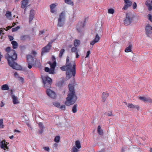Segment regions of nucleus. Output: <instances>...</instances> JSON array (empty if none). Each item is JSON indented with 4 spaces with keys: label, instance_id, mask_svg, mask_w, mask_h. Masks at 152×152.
I'll use <instances>...</instances> for the list:
<instances>
[{
    "label": "nucleus",
    "instance_id": "nucleus-22",
    "mask_svg": "<svg viewBox=\"0 0 152 152\" xmlns=\"http://www.w3.org/2000/svg\"><path fill=\"white\" fill-rule=\"evenodd\" d=\"M132 45L130 44L129 45V46L127 47L125 50V52L126 53H128L131 52L132 51Z\"/></svg>",
    "mask_w": 152,
    "mask_h": 152
},
{
    "label": "nucleus",
    "instance_id": "nucleus-46",
    "mask_svg": "<svg viewBox=\"0 0 152 152\" xmlns=\"http://www.w3.org/2000/svg\"><path fill=\"white\" fill-rule=\"evenodd\" d=\"M65 106L64 105H62L61 106H60V108L62 110H64L65 109Z\"/></svg>",
    "mask_w": 152,
    "mask_h": 152
},
{
    "label": "nucleus",
    "instance_id": "nucleus-48",
    "mask_svg": "<svg viewBox=\"0 0 152 152\" xmlns=\"http://www.w3.org/2000/svg\"><path fill=\"white\" fill-rule=\"evenodd\" d=\"M19 80L20 81H21V82L23 83L24 82V80L23 78L21 77H19Z\"/></svg>",
    "mask_w": 152,
    "mask_h": 152
},
{
    "label": "nucleus",
    "instance_id": "nucleus-9",
    "mask_svg": "<svg viewBox=\"0 0 152 152\" xmlns=\"http://www.w3.org/2000/svg\"><path fill=\"white\" fill-rule=\"evenodd\" d=\"M145 30L147 36L150 37V35L152 34V27H151L149 24H148L145 27Z\"/></svg>",
    "mask_w": 152,
    "mask_h": 152
},
{
    "label": "nucleus",
    "instance_id": "nucleus-44",
    "mask_svg": "<svg viewBox=\"0 0 152 152\" xmlns=\"http://www.w3.org/2000/svg\"><path fill=\"white\" fill-rule=\"evenodd\" d=\"M148 19L151 22H152V16L150 14H148Z\"/></svg>",
    "mask_w": 152,
    "mask_h": 152
},
{
    "label": "nucleus",
    "instance_id": "nucleus-39",
    "mask_svg": "<svg viewBox=\"0 0 152 152\" xmlns=\"http://www.w3.org/2000/svg\"><path fill=\"white\" fill-rule=\"evenodd\" d=\"M60 68L62 71H66V65L63 66Z\"/></svg>",
    "mask_w": 152,
    "mask_h": 152
},
{
    "label": "nucleus",
    "instance_id": "nucleus-40",
    "mask_svg": "<svg viewBox=\"0 0 152 152\" xmlns=\"http://www.w3.org/2000/svg\"><path fill=\"white\" fill-rule=\"evenodd\" d=\"M20 28V27L18 26H17V27L13 28L12 29V32H14L17 31L19 28Z\"/></svg>",
    "mask_w": 152,
    "mask_h": 152
},
{
    "label": "nucleus",
    "instance_id": "nucleus-53",
    "mask_svg": "<svg viewBox=\"0 0 152 152\" xmlns=\"http://www.w3.org/2000/svg\"><path fill=\"white\" fill-rule=\"evenodd\" d=\"M8 37H9V39H10V41H11L14 38H13V37H12V36L10 35V36H9Z\"/></svg>",
    "mask_w": 152,
    "mask_h": 152
},
{
    "label": "nucleus",
    "instance_id": "nucleus-34",
    "mask_svg": "<svg viewBox=\"0 0 152 152\" xmlns=\"http://www.w3.org/2000/svg\"><path fill=\"white\" fill-rule=\"evenodd\" d=\"M64 51L65 50L63 49H62L61 50L59 54V57L61 58L62 57Z\"/></svg>",
    "mask_w": 152,
    "mask_h": 152
},
{
    "label": "nucleus",
    "instance_id": "nucleus-47",
    "mask_svg": "<svg viewBox=\"0 0 152 152\" xmlns=\"http://www.w3.org/2000/svg\"><path fill=\"white\" fill-rule=\"evenodd\" d=\"M20 48L22 50H24L26 48V46L25 45H21L20 46Z\"/></svg>",
    "mask_w": 152,
    "mask_h": 152
},
{
    "label": "nucleus",
    "instance_id": "nucleus-57",
    "mask_svg": "<svg viewBox=\"0 0 152 152\" xmlns=\"http://www.w3.org/2000/svg\"><path fill=\"white\" fill-rule=\"evenodd\" d=\"M44 149L47 151H49V148L48 147H44Z\"/></svg>",
    "mask_w": 152,
    "mask_h": 152
},
{
    "label": "nucleus",
    "instance_id": "nucleus-18",
    "mask_svg": "<svg viewBox=\"0 0 152 152\" xmlns=\"http://www.w3.org/2000/svg\"><path fill=\"white\" fill-rule=\"evenodd\" d=\"M28 3V0H23L22 1L21 7L24 9L25 8Z\"/></svg>",
    "mask_w": 152,
    "mask_h": 152
},
{
    "label": "nucleus",
    "instance_id": "nucleus-15",
    "mask_svg": "<svg viewBox=\"0 0 152 152\" xmlns=\"http://www.w3.org/2000/svg\"><path fill=\"white\" fill-rule=\"evenodd\" d=\"M27 61L28 63L34 64V60L32 56L30 55H28L27 56Z\"/></svg>",
    "mask_w": 152,
    "mask_h": 152
},
{
    "label": "nucleus",
    "instance_id": "nucleus-41",
    "mask_svg": "<svg viewBox=\"0 0 152 152\" xmlns=\"http://www.w3.org/2000/svg\"><path fill=\"white\" fill-rule=\"evenodd\" d=\"M27 37L28 36L27 35H23L21 36L20 39L21 40H25Z\"/></svg>",
    "mask_w": 152,
    "mask_h": 152
},
{
    "label": "nucleus",
    "instance_id": "nucleus-56",
    "mask_svg": "<svg viewBox=\"0 0 152 152\" xmlns=\"http://www.w3.org/2000/svg\"><path fill=\"white\" fill-rule=\"evenodd\" d=\"M112 115H112V113L111 112H110L109 113H108L107 114V115L108 116H110Z\"/></svg>",
    "mask_w": 152,
    "mask_h": 152
},
{
    "label": "nucleus",
    "instance_id": "nucleus-36",
    "mask_svg": "<svg viewBox=\"0 0 152 152\" xmlns=\"http://www.w3.org/2000/svg\"><path fill=\"white\" fill-rule=\"evenodd\" d=\"M45 71L46 72H49V73L50 74H53L54 73H50V69H49V68L48 67H46L45 68Z\"/></svg>",
    "mask_w": 152,
    "mask_h": 152
},
{
    "label": "nucleus",
    "instance_id": "nucleus-52",
    "mask_svg": "<svg viewBox=\"0 0 152 152\" xmlns=\"http://www.w3.org/2000/svg\"><path fill=\"white\" fill-rule=\"evenodd\" d=\"M31 54L33 55H35L37 54V53L35 51L32 50L31 52Z\"/></svg>",
    "mask_w": 152,
    "mask_h": 152
},
{
    "label": "nucleus",
    "instance_id": "nucleus-23",
    "mask_svg": "<svg viewBox=\"0 0 152 152\" xmlns=\"http://www.w3.org/2000/svg\"><path fill=\"white\" fill-rule=\"evenodd\" d=\"M11 44L12 45V48L13 49H16L18 47V44L17 42L15 41L11 42Z\"/></svg>",
    "mask_w": 152,
    "mask_h": 152
},
{
    "label": "nucleus",
    "instance_id": "nucleus-49",
    "mask_svg": "<svg viewBox=\"0 0 152 152\" xmlns=\"http://www.w3.org/2000/svg\"><path fill=\"white\" fill-rule=\"evenodd\" d=\"M90 53H91L90 51V50L88 51L87 52L86 56L85 58H86L87 57H89V55L90 54Z\"/></svg>",
    "mask_w": 152,
    "mask_h": 152
},
{
    "label": "nucleus",
    "instance_id": "nucleus-1",
    "mask_svg": "<svg viewBox=\"0 0 152 152\" xmlns=\"http://www.w3.org/2000/svg\"><path fill=\"white\" fill-rule=\"evenodd\" d=\"M76 65L74 61H69L67 57V80H69L68 86L69 89L67 95V106L74 104L77 99L75 89L76 75Z\"/></svg>",
    "mask_w": 152,
    "mask_h": 152
},
{
    "label": "nucleus",
    "instance_id": "nucleus-54",
    "mask_svg": "<svg viewBox=\"0 0 152 152\" xmlns=\"http://www.w3.org/2000/svg\"><path fill=\"white\" fill-rule=\"evenodd\" d=\"M4 104L2 101L1 102V103L0 104V106L1 107H2L4 106Z\"/></svg>",
    "mask_w": 152,
    "mask_h": 152
},
{
    "label": "nucleus",
    "instance_id": "nucleus-14",
    "mask_svg": "<svg viewBox=\"0 0 152 152\" xmlns=\"http://www.w3.org/2000/svg\"><path fill=\"white\" fill-rule=\"evenodd\" d=\"M151 1L150 0H147L145 2V4L148 7V10L149 11L152 10V4H151Z\"/></svg>",
    "mask_w": 152,
    "mask_h": 152
},
{
    "label": "nucleus",
    "instance_id": "nucleus-42",
    "mask_svg": "<svg viewBox=\"0 0 152 152\" xmlns=\"http://www.w3.org/2000/svg\"><path fill=\"white\" fill-rule=\"evenodd\" d=\"M78 150L75 147H73L72 150V152H78Z\"/></svg>",
    "mask_w": 152,
    "mask_h": 152
},
{
    "label": "nucleus",
    "instance_id": "nucleus-59",
    "mask_svg": "<svg viewBox=\"0 0 152 152\" xmlns=\"http://www.w3.org/2000/svg\"><path fill=\"white\" fill-rule=\"evenodd\" d=\"M3 57V56L1 54L0 51V62L1 61V59Z\"/></svg>",
    "mask_w": 152,
    "mask_h": 152
},
{
    "label": "nucleus",
    "instance_id": "nucleus-55",
    "mask_svg": "<svg viewBox=\"0 0 152 152\" xmlns=\"http://www.w3.org/2000/svg\"><path fill=\"white\" fill-rule=\"evenodd\" d=\"M50 11L51 12L53 13H54L56 11L55 10V9H50Z\"/></svg>",
    "mask_w": 152,
    "mask_h": 152
},
{
    "label": "nucleus",
    "instance_id": "nucleus-10",
    "mask_svg": "<svg viewBox=\"0 0 152 152\" xmlns=\"http://www.w3.org/2000/svg\"><path fill=\"white\" fill-rule=\"evenodd\" d=\"M124 1L125 4L122 8L123 10H127L128 8L131 6L132 4V2L129 0H124Z\"/></svg>",
    "mask_w": 152,
    "mask_h": 152
},
{
    "label": "nucleus",
    "instance_id": "nucleus-2",
    "mask_svg": "<svg viewBox=\"0 0 152 152\" xmlns=\"http://www.w3.org/2000/svg\"><path fill=\"white\" fill-rule=\"evenodd\" d=\"M5 51L7 53L6 54L5 57L7 60L8 65L14 69L19 70V66L15 61L17 58V55L15 50L8 47L6 48Z\"/></svg>",
    "mask_w": 152,
    "mask_h": 152
},
{
    "label": "nucleus",
    "instance_id": "nucleus-7",
    "mask_svg": "<svg viewBox=\"0 0 152 152\" xmlns=\"http://www.w3.org/2000/svg\"><path fill=\"white\" fill-rule=\"evenodd\" d=\"M52 42H49L47 45L42 48L41 56H42L43 54L45 53L48 52L52 47Z\"/></svg>",
    "mask_w": 152,
    "mask_h": 152
},
{
    "label": "nucleus",
    "instance_id": "nucleus-5",
    "mask_svg": "<svg viewBox=\"0 0 152 152\" xmlns=\"http://www.w3.org/2000/svg\"><path fill=\"white\" fill-rule=\"evenodd\" d=\"M133 19L130 13H126V17L124 20V24L126 26L130 25L132 22Z\"/></svg>",
    "mask_w": 152,
    "mask_h": 152
},
{
    "label": "nucleus",
    "instance_id": "nucleus-8",
    "mask_svg": "<svg viewBox=\"0 0 152 152\" xmlns=\"http://www.w3.org/2000/svg\"><path fill=\"white\" fill-rule=\"evenodd\" d=\"M52 58L53 61V62L51 63L50 61H49L48 62V63L50 66V73H54L55 68L56 66V58L53 56Z\"/></svg>",
    "mask_w": 152,
    "mask_h": 152
},
{
    "label": "nucleus",
    "instance_id": "nucleus-61",
    "mask_svg": "<svg viewBox=\"0 0 152 152\" xmlns=\"http://www.w3.org/2000/svg\"><path fill=\"white\" fill-rule=\"evenodd\" d=\"M4 148L5 149V150L6 149L8 150L9 149V147L7 146L6 144L5 145V146H4Z\"/></svg>",
    "mask_w": 152,
    "mask_h": 152
},
{
    "label": "nucleus",
    "instance_id": "nucleus-38",
    "mask_svg": "<svg viewBox=\"0 0 152 152\" xmlns=\"http://www.w3.org/2000/svg\"><path fill=\"white\" fill-rule=\"evenodd\" d=\"M108 12L110 14H113L114 12V10L113 9H110L108 10Z\"/></svg>",
    "mask_w": 152,
    "mask_h": 152
},
{
    "label": "nucleus",
    "instance_id": "nucleus-12",
    "mask_svg": "<svg viewBox=\"0 0 152 152\" xmlns=\"http://www.w3.org/2000/svg\"><path fill=\"white\" fill-rule=\"evenodd\" d=\"M100 37L98 34H96L95 36V38L91 42L90 44L91 45H93L94 44L98 42L100 39Z\"/></svg>",
    "mask_w": 152,
    "mask_h": 152
},
{
    "label": "nucleus",
    "instance_id": "nucleus-60",
    "mask_svg": "<svg viewBox=\"0 0 152 152\" xmlns=\"http://www.w3.org/2000/svg\"><path fill=\"white\" fill-rule=\"evenodd\" d=\"M43 132V129H41V130L39 131V133L40 134H42Z\"/></svg>",
    "mask_w": 152,
    "mask_h": 152
},
{
    "label": "nucleus",
    "instance_id": "nucleus-32",
    "mask_svg": "<svg viewBox=\"0 0 152 152\" xmlns=\"http://www.w3.org/2000/svg\"><path fill=\"white\" fill-rule=\"evenodd\" d=\"M4 125H3V119H0V128H3Z\"/></svg>",
    "mask_w": 152,
    "mask_h": 152
},
{
    "label": "nucleus",
    "instance_id": "nucleus-43",
    "mask_svg": "<svg viewBox=\"0 0 152 152\" xmlns=\"http://www.w3.org/2000/svg\"><path fill=\"white\" fill-rule=\"evenodd\" d=\"M38 124L40 129H43L44 127L42 122H39Z\"/></svg>",
    "mask_w": 152,
    "mask_h": 152
},
{
    "label": "nucleus",
    "instance_id": "nucleus-21",
    "mask_svg": "<svg viewBox=\"0 0 152 152\" xmlns=\"http://www.w3.org/2000/svg\"><path fill=\"white\" fill-rule=\"evenodd\" d=\"M5 16L8 19H11L12 16L11 12L9 11H7L5 14Z\"/></svg>",
    "mask_w": 152,
    "mask_h": 152
},
{
    "label": "nucleus",
    "instance_id": "nucleus-62",
    "mask_svg": "<svg viewBox=\"0 0 152 152\" xmlns=\"http://www.w3.org/2000/svg\"><path fill=\"white\" fill-rule=\"evenodd\" d=\"M14 132H18V133H20V131H19V130H17V129H15L14 131Z\"/></svg>",
    "mask_w": 152,
    "mask_h": 152
},
{
    "label": "nucleus",
    "instance_id": "nucleus-51",
    "mask_svg": "<svg viewBox=\"0 0 152 152\" xmlns=\"http://www.w3.org/2000/svg\"><path fill=\"white\" fill-rule=\"evenodd\" d=\"M45 32V31L44 30H43L39 31V35H41L42 34H43Z\"/></svg>",
    "mask_w": 152,
    "mask_h": 152
},
{
    "label": "nucleus",
    "instance_id": "nucleus-25",
    "mask_svg": "<svg viewBox=\"0 0 152 152\" xmlns=\"http://www.w3.org/2000/svg\"><path fill=\"white\" fill-rule=\"evenodd\" d=\"M64 84V80L63 79L61 81L58 82L56 84V85L59 87L62 86Z\"/></svg>",
    "mask_w": 152,
    "mask_h": 152
},
{
    "label": "nucleus",
    "instance_id": "nucleus-31",
    "mask_svg": "<svg viewBox=\"0 0 152 152\" xmlns=\"http://www.w3.org/2000/svg\"><path fill=\"white\" fill-rule=\"evenodd\" d=\"M60 139V137L59 136H56L54 139V141L56 142H59Z\"/></svg>",
    "mask_w": 152,
    "mask_h": 152
},
{
    "label": "nucleus",
    "instance_id": "nucleus-24",
    "mask_svg": "<svg viewBox=\"0 0 152 152\" xmlns=\"http://www.w3.org/2000/svg\"><path fill=\"white\" fill-rule=\"evenodd\" d=\"M77 104H75L73 107L72 109V112L73 113H75L77 112Z\"/></svg>",
    "mask_w": 152,
    "mask_h": 152
},
{
    "label": "nucleus",
    "instance_id": "nucleus-20",
    "mask_svg": "<svg viewBox=\"0 0 152 152\" xmlns=\"http://www.w3.org/2000/svg\"><path fill=\"white\" fill-rule=\"evenodd\" d=\"M12 98L13 99V103L14 104H15L19 103L17 97L14 95H12Z\"/></svg>",
    "mask_w": 152,
    "mask_h": 152
},
{
    "label": "nucleus",
    "instance_id": "nucleus-63",
    "mask_svg": "<svg viewBox=\"0 0 152 152\" xmlns=\"http://www.w3.org/2000/svg\"><path fill=\"white\" fill-rule=\"evenodd\" d=\"M18 75V73L16 72H15L14 74V75L15 76Z\"/></svg>",
    "mask_w": 152,
    "mask_h": 152
},
{
    "label": "nucleus",
    "instance_id": "nucleus-28",
    "mask_svg": "<svg viewBox=\"0 0 152 152\" xmlns=\"http://www.w3.org/2000/svg\"><path fill=\"white\" fill-rule=\"evenodd\" d=\"M76 146L78 149H80L81 147L80 143L79 141L77 140L75 142V143Z\"/></svg>",
    "mask_w": 152,
    "mask_h": 152
},
{
    "label": "nucleus",
    "instance_id": "nucleus-35",
    "mask_svg": "<svg viewBox=\"0 0 152 152\" xmlns=\"http://www.w3.org/2000/svg\"><path fill=\"white\" fill-rule=\"evenodd\" d=\"M67 4L73 6L74 5L73 2L71 0H67Z\"/></svg>",
    "mask_w": 152,
    "mask_h": 152
},
{
    "label": "nucleus",
    "instance_id": "nucleus-16",
    "mask_svg": "<svg viewBox=\"0 0 152 152\" xmlns=\"http://www.w3.org/2000/svg\"><path fill=\"white\" fill-rule=\"evenodd\" d=\"M128 107L131 109H136L137 110H138L140 109V107L138 105H134L132 104L129 103Z\"/></svg>",
    "mask_w": 152,
    "mask_h": 152
},
{
    "label": "nucleus",
    "instance_id": "nucleus-29",
    "mask_svg": "<svg viewBox=\"0 0 152 152\" xmlns=\"http://www.w3.org/2000/svg\"><path fill=\"white\" fill-rule=\"evenodd\" d=\"M98 133L100 135H102L103 134V130L101 129V127L100 126H99L98 127V130H97Z\"/></svg>",
    "mask_w": 152,
    "mask_h": 152
},
{
    "label": "nucleus",
    "instance_id": "nucleus-45",
    "mask_svg": "<svg viewBox=\"0 0 152 152\" xmlns=\"http://www.w3.org/2000/svg\"><path fill=\"white\" fill-rule=\"evenodd\" d=\"M137 4L136 2H134L133 4L132 8L133 9H135L137 8Z\"/></svg>",
    "mask_w": 152,
    "mask_h": 152
},
{
    "label": "nucleus",
    "instance_id": "nucleus-17",
    "mask_svg": "<svg viewBox=\"0 0 152 152\" xmlns=\"http://www.w3.org/2000/svg\"><path fill=\"white\" fill-rule=\"evenodd\" d=\"M109 96V94L107 92H103L102 96V101L105 102Z\"/></svg>",
    "mask_w": 152,
    "mask_h": 152
},
{
    "label": "nucleus",
    "instance_id": "nucleus-3",
    "mask_svg": "<svg viewBox=\"0 0 152 152\" xmlns=\"http://www.w3.org/2000/svg\"><path fill=\"white\" fill-rule=\"evenodd\" d=\"M42 79L44 84V87L47 89L46 90L47 94L52 98L54 99L56 97V94L55 92L50 89H48L51 87V84L52 83V79L47 76H42Z\"/></svg>",
    "mask_w": 152,
    "mask_h": 152
},
{
    "label": "nucleus",
    "instance_id": "nucleus-13",
    "mask_svg": "<svg viewBox=\"0 0 152 152\" xmlns=\"http://www.w3.org/2000/svg\"><path fill=\"white\" fill-rule=\"evenodd\" d=\"M34 17V12L33 10H31L30 13L29 22L31 23Z\"/></svg>",
    "mask_w": 152,
    "mask_h": 152
},
{
    "label": "nucleus",
    "instance_id": "nucleus-11",
    "mask_svg": "<svg viewBox=\"0 0 152 152\" xmlns=\"http://www.w3.org/2000/svg\"><path fill=\"white\" fill-rule=\"evenodd\" d=\"M139 99L140 100H143L145 102L152 103V99L149 97L146 98L143 96H140L139 97Z\"/></svg>",
    "mask_w": 152,
    "mask_h": 152
},
{
    "label": "nucleus",
    "instance_id": "nucleus-19",
    "mask_svg": "<svg viewBox=\"0 0 152 152\" xmlns=\"http://www.w3.org/2000/svg\"><path fill=\"white\" fill-rule=\"evenodd\" d=\"M80 44V41L77 39H75L74 41V45L75 47H78Z\"/></svg>",
    "mask_w": 152,
    "mask_h": 152
},
{
    "label": "nucleus",
    "instance_id": "nucleus-4",
    "mask_svg": "<svg viewBox=\"0 0 152 152\" xmlns=\"http://www.w3.org/2000/svg\"><path fill=\"white\" fill-rule=\"evenodd\" d=\"M65 20V12L63 11L59 15L57 26L59 27L62 26L64 24Z\"/></svg>",
    "mask_w": 152,
    "mask_h": 152
},
{
    "label": "nucleus",
    "instance_id": "nucleus-6",
    "mask_svg": "<svg viewBox=\"0 0 152 152\" xmlns=\"http://www.w3.org/2000/svg\"><path fill=\"white\" fill-rule=\"evenodd\" d=\"M86 20H85L83 22H79L77 23L76 29L78 32L81 33L84 30Z\"/></svg>",
    "mask_w": 152,
    "mask_h": 152
},
{
    "label": "nucleus",
    "instance_id": "nucleus-50",
    "mask_svg": "<svg viewBox=\"0 0 152 152\" xmlns=\"http://www.w3.org/2000/svg\"><path fill=\"white\" fill-rule=\"evenodd\" d=\"M33 64H31L30 63H28V68L30 69H31L32 67V65H33Z\"/></svg>",
    "mask_w": 152,
    "mask_h": 152
},
{
    "label": "nucleus",
    "instance_id": "nucleus-30",
    "mask_svg": "<svg viewBox=\"0 0 152 152\" xmlns=\"http://www.w3.org/2000/svg\"><path fill=\"white\" fill-rule=\"evenodd\" d=\"M6 145L5 141L4 140H3L1 142L0 145V147L2 149H4V150H5V149L4 148V146Z\"/></svg>",
    "mask_w": 152,
    "mask_h": 152
},
{
    "label": "nucleus",
    "instance_id": "nucleus-37",
    "mask_svg": "<svg viewBox=\"0 0 152 152\" xmlns=\"http://www.w3.org/2000/svg\"><path fill=\"white\" fill-rule=\"evenodd\" d=\"M56 6V5L55 4H53L50 5V9H54Z\"/></svg>",
    "mask_w": 152,
    "mask_h": 152
},
{
    "label": "nucleus",
    "instance_id": "nucleus-26",
    "mask_svg": "<svg viewBox=\"0 0 152 152\" xmlns=\"http://www.w3.org/2000/svg\"><path fill=\"white\" fill-rule=\"evenodd\" d=\"M79 50L77 48V47L75 46L72 47L71 49V51L72 53H76L79 52Z\"/></svg>",
    "mask_w": 152,
    "mask_h": 152
},
{
    "label": "nucleus",
    "instance_id": "nucleus-27",
    "mask_svg": "<svg viewBox=\"0 0 152 152\" xmlns=\"http://www.w3.org/2000/svg\"><path fill=\"white\" fill-rule=\"evenodd\" d=\"M9 88L7 84L3 85L1 86V89L3 90H8Z\"/></svg>",
    "mask_w": 152,
    "mask_h": 152
},
{
    "label": "nucleus",
    "instance_id": "nucleus-64",
    "mask_svg": "<svg viewBox=\"0 0 152 152\" xmlns=\"http://www.w3.org/2000/svg\"><path fill=\"white\" fill-rule=\"evenodd\" d=\"M12 28L11 26H8L7 27V30L9 29H10L11 28Z\"/></svg>",
    "mask_w": 152,
    "mask_h": 152
},
{
    "label": "nucleus",
    "instance_id": "nucleus-33",
    "mask_svg": "<svg viewBox=\"0 0 152 152\" xmlns=\"http://www.w3.org/2000/svg\"><path fill=\"white\" fill-rule=\"evenodd\" d=\"M53 104L54 106L55 107L58 108L60 107V104L57 102H53Z\"/></svg>",
    "mask_w": 152,
    "mask_h": 152
},
{
    "label": "nucleus",
    "instance_id": "nucleus-58",
    "mask_svg": "<svg viewBox=\"0 0 152 152\" xmlns=\"http://www.w3.org/2000/svg\"><path fill=\"white\" fill-rule=\"evenodd\" d=\"M76 54V58H77L79 57V55L78 54V52H77L75 53Z\"/></svg>",
    "mask_w": 152,
    "mask_h": 152
}]
</instances>
